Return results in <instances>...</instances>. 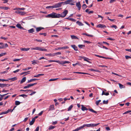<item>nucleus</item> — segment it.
Segmentation results:
<instances>
[{
    "label": "nucleus",
    "instance_id": "20e7f679",
    "mask_svg": "<svg viewBox=\"0 0 131 131\" xmlns=\"http://www.w3.org/2000/svg\"><path fill=\"white\" fill-rule=\"evenodd\" d=\"M99 124V123H98L96 124H84V127L85 126H86L87 127H94L98 125Z\"/></svg>",
    "mask_w": 131,
    "mask_h": 131
},
{
    "label": "nucleus",
    "instance_id": "8fccbe9b",
    "mask_svg": "<svg viewBox=\"0 0 131 131\" xmlns=\"http://www.w3.org/2000/svg\"><path fill=\"white\" fill-rule=\"evenodd\" d=\"M16 27L18 28H20V27L21 26L20 24H18L16 25Z\"/></svg>",
    "mask_w": 131,
    "mask_h": 131
},
{
    "label": "nucleus",
    "instance_id": "58836bf2",
    "mask_svg": "<svg viewBox=\"0 0 131 131\" xmlns=\"http://www.w3.org/2000/svg\"><path fill=\"white\" fill-rule=\"evenodd\" d=\"M78 47L80 48L81 49L83 48L84 47H85V46L84 45H78Z\"/></svg>",
    "mask_w": 131,
    "mask_h": 131
},
{
    "label": "nucleus",
    "instance_id": "69168bd1",
    "mask_svg": "<svg viewBox=\"0 0 131 131\" xmlns=\"http://www.w3.org/2000/svg\"><path fill=\"white\" fill-rule=\"evenodd\" d=\"M3 46H4V48H6L8 47V45L7 43L4 44V45Z\"/></svg>",
    "mask_w": 131,
    "mask_h": 131
},
{
    "label": "nucleus",
    "instance_id": "680f3d73",
    "mask_svg": "<svg viewBox=\"0 0 131 131\" xmlns=\"http://www.w3.org/2000/svg\"><path fill=\"white\" fill-rule=\"evenodd\" d=\"M125 57L126 59H128L129 58H131V57L128 56H125Z\"/></svg>",
    "mask_w": 131,
    "mask_h": 131
},
{
    "label": "nucleus",
    "instance_id": "aec40b11",
    "mask_svg": "<svg viewBox=\"0 0 131 131\" xmlns=\"http://www.w3.org/2000/svg\"><path fill=\"white\" fill-rule=\"evenodd\" d=\"M0 8L3 9L5 10H7L8 9H9V8L8 7H7L1 6L0 7Z\"/></svg>",
    "mask_w": 131,
    "mask_h": 131
},
{
    "label": "nucleus",
    "instance_id": "1a4fd4ad",
    "mask_svg": "<svg viewBox=\"0 0 131 131\" xmlns=\"http://www.w3.org/2000/svg\"><path fill=\"white\" fill-rule=\"evenodd\" d=\"M15 12L22 15H24L26 13L25 12L22 11H18Z\"/></svg>",
    "mask_w": 131,
    "mask_h": 131
},
{
    "label": "nucleus",
    "instance_id": "4d7b16f0",
    "mask_svg": "<svg viewBox=\"0 0 131 131\" xmlns=\"http://www.w3.org/2000/svg\"><path fill=\"white\" fill-rule=\"evenodd\" d=\"M112 74H114V75H116L119 76V77H121V75H119L118 74H117L116 73H115L113 72H112Z\"/></svg>",
    "mask_w": 131,
    "mask_h": 131
},
{
    "label": "nucleus",
    "instance_id": "9b49d317",
    "mask_svg": "<svg viewBox=\"0 0 131 131\" xmlns=\"http://www.w3.org/2000/svg\"><path fill=\"white\" fill-rule=\"evenodd\" d=\"M82 58L84 59V61H86L90 63H91V62L89 61V60H90V59L89 58L85 57H82Z\"/></svg>",
    "mask_w": 131,
    "mask_h": 131
},
{
    "label": "nucleus",
    "instance_id": "13d9d810",
    "mask_svg": "<svg viewBox=\"0 0 131 131\" xmlns=\"http://www.w3.org/2000/svg\"><path fill=\"white\" fill-rule=\"evenodd\" d=\"M20 59H15L13 60V61H20Z\"/></svg>",
    "mask_w": 131,
    "mask_h": 131
},
{
    "label": "nucleus",
    "instance_id": "c756f323",
    "mask_svg": "<svg viewBox=\"0 0 131 131\" xmlns=\"http://www.w3.org/2000/svg\"><path fill=\"white\" fill-rule=\"evenodd\" d=\"M89 110L90 111L92 112H93V113H96V114L97 113V112L96 111H95L93 109H92V108L89 109Z\"/></svg>",
    "mask_w": 131,
    "mask_h": 131
},
{
    "label": "nucleus",
    "instance_id": "72a5a7b5",
    "mask_svg": "<svg viewBox=\"0 0 131 131\" xmlns=\"http://www.w3.org/2000/svg\"><path fill=\"white\" fill-rule=\"evenodd\" d=\"M29 49H30V48H22L21 49V50L22 51H27L28 50H29Z\"/></svg>",
    "mask_w": 131,
    "mask_h": 131
},
{
    "label": "nucleus",
    "instance_id": "c9c22d12",
    "mask_svg": "<svg viewBox=\"0 0 131 131\" xmlns=\"http://www.w3.org/2000/svg\"><path fill=\"white\" fill-rule=\"evenodd\" d=\"M56 127L55 126H50L48 128V129L49 130H50L51 129H53L54 128Z\"/></svg>",
    "mask_w": 131,
    "mask_h": 131
},
{
    "label": "nucleus",
    "instance_id": "e2e57ef3",
    "mask_svg": "<svg viewBox=\"0 0 131 131\" xmlns=\"http://www.w3.org/2000/svg\"><path fill=\"white\" fill-rule=\"evenodd\" d=\"M35 41H36L39 42H42V40H38L37 39H35L34 40Z\"/></svg>",
    "mask_w": 131,
    "mask_h": 131
},
{
    "label": "nucleus",
    "instance_id": "a878e982",
    "mask_svg": "<svg viewBox=\"0 0 131 131\" xmlns=\"http://www.w3.org/2000/svg\"><path fill=\"white\" fill-rule=\"evenodd\" d=\"M25 9V8H15L14 9V10H24Z\"/></svg>",
    "mask_w": 131,
    "mask_h": 131
},
{
    "label": "nucleus",
    "instance_id": "393cba45",
    "mask_svg": "<svg viewBox=\"0 0 131 131\" xmlns=\"http://www.w3.org/2000/svg\"><path fill=\"white\" fill-rule=\"evenodd\" d=\"M97 45L99 47L101 48H102L103 46V45L102 44V43L101 42H98L97 43Z\"/></svg>",
    "mask_w": 131,
    "mask_h": 131
},
{
    "label": "nucleus",
    "instance_id": "f704fd0d",
    "mask_svg": "<svg viewBox=\"0 0 131 131\" xmlns=\"http://www.w3.org/2000/svg\"><path fill=\"white\" fill-rule=\"evenodd\" d=\"M44 74H37V75H35L34 76V77H38L40 76H42L44 75Z\"/></svg>",
    "mask_w": 131,
    "mask_h": 131
},
{
    "label": "nucleus",
    "instance_id": "39448f33",
    "mask_svg": "<svg viewBox=\"0 0 131 131\" xmlns=\"http://www.w3.org/2000/svg\"><path fill=\"white\" fill-rule=\"evenodd\" d=\"M64 2L59 3L55 4L56 8H58L61 7L62 4H63Z\"/></svg>",
    "mask_w": 131,
    "mask_h": 131
},
{
    "label": "nucleus",
    "instance_id": "f8f14e48",
    "mask_svg": "<svg viewBox=\"0 0 131 131\" xmlns=\"http://www.w3.org/2000/svg\"><path fill=\"white\" fill-rule=\"evenodd\" d=\"M71 46L73 49L75 51H77L78 50L77 47L75 45H71Z\"/></svg>",
    "mask_w": 131,
    "mask_h": 131
},
{
    "label": "nucleus",
    "instance_id": "774afa93",
    "mask_svg": "<svg viewBox=\"0 0 131 131\" xmlns=\"http://www.w3.org/2000/svg\"><path fill=\"white\" fill-rule=\"evenodd\" d=\"M39 126L37 127L36 129H35V131H39Z\"/></svg>",
    "mask_w": 131,
    "mask_h": 131
},
{
    "label": "nucleus",
    "instance_id": "e433bc0d",
    "mask_svg": "<svg viewBox=\"0 0 131 131\" xmlns=\"http://www.w3.org/2000/svg\"><path fill=\"white\" fill-rule=\"evenodd\" d=\"M90 70L91 71H94L97 72H100V71L94 69H91Z\"/></svg>",
    "mask_w": 131,
    "mask_h": 131
},
{
    "label": "nucleus",
    "instance_id": "b1692460",
    "mask_svg": "<svg viewBox=\"0 0 131 131\" xmlns=\"http://www.w3.org/2000/svg\"><path fill=\"white\" fill-rule=\"evenodd\" d=\"M13 110L11 109H9L6 111L5 112V114H6L8 113L9 112H12Z\"/></svg>",
    "mask_w": 131,
    "mask_h": 131
},
{
    "label": "nucleus",
    "instance_id": "49530a36",
    "mask_svg": "<svg viewBox=\"0 0 131 131\" xmlns=\"http://www.w3.org/2000/svg\"><path fill=\"white\" fill-rule=\"evenodd\" d=\"M108 103V101L107 100L106 101L104 100L103 101V103L104 104H107Z\"/></svg>",
    "mask_w": 131,
    "mask_h": 131
},
{
    "label": "nucleus",
    "instance_id": "7c9ffc66",
    "mask_svg": "<svg viewBox=\"0 0 131 131\" xmlns=\"http://www.w3.org/2000/svg\"><path fill=\"white\" fill-rule=\"evenodd\" d=\"M61 54V53L60 52H57L56 53L52 54V56H54L55 55H60Z\"/></svg>",
    "mask_w": 131,
    "mask_h": 131
},
{
    "label": "nucleus",
    "instance_id": "4c0bfd02",
    "mask_svg": "<svg viewBox=\"0 0 131 131\" xmlns=\"http://www.w3.org/2000/svg\"><path fill=\"white\" fill-rule=\"evenodd\" d=\"M56 62L58 63L61 64H64V61H60L59 60H57Z\"/></svg>",
    "mask_w": 131,
    "mask_h": 131
},
{
    "label": "nucleus",
    "instance_id": "603ef678",
    "mask_svg": "<svg viewBox=\"0 0 131 131\" xmlns=\"http://www.w3.org/2000/svg\"><path fill=\"white\" fill-rule=\"evenodd\" d=\"M6 53H2L0 54V57L5 55L6 54Z\"/></svg>",
    "mask_w": 131,
    "mask_h": 131
},
{
    "label": "nucleus",
    "instance_id": "0eeeda50",
    "mask_svg": "<svg viewBox=\"0 0 131 131\" xmlns=\"http://www.w3.org/2000/svg\"><path fill=\"white\" fill-rule=\"evenodd\" d=\"M76 6L78 8V10H80L81 7V5L80 4V2H78L76 3Z\"/></svg>",
    "mask_w": 131,
    "mask_h": 131
},
{
    "label": "nucleus",
    "instance_id": "2eb2a0df",
    "mask_svg": "<svg viewBox=\"0 0 131 131\" xmlns=\"http://www.w3.org/2000/svg\"><path fill=\"white\" fill-rule=\"evenodd\" d=\"M44 28L43 27H37L36 28V31L37 32H38L39 31H40L42 29H43Z\"/></svg>",
    "mask_w": 131,
    "mask_h": 131
},
{
    "label": "nucleus",
    "instance_id": "052dcab7",
    "mask_svg": "<svg viewBox=\"0 0 131 131\" xmlns=\"http://www.w3.org/2000/svg\"><path fill=\"white\" fill-rule=\"evenodd\" d=\"M8 81V80H5V79H0V81Z\"/></svg>",
    "mask_w": 131,
    "mask_h": 131
},
{
    "label": "nucleus",
    "instance_id": "0e129e2a",
    "mask_svg": "<svg viewBox=\"0 0 131 131\" xmlns=\"http://www.w3.org/2000/svg\"><path fill=\"white\" fill-rule=\"evenodd\" d=\"M32 64L35 65L36 64H37L36 62V61L35 60H34L33 61H32Z\"/></svg>",
    "mask_w": 131,
    "mask_h": 131
},
{
    "label": "nucleus",
    "instance_id": "f3484780",
    "mask_svg": "<svg viewBox=\"0 0 131 131\" xmlns=\"http://www.w3.org/2000/svg\"><path fill=\"white\" fill-rule=\"evenodd\" d=\"M82 106L81 110L83 111H84L85 110H87L88 109L86 107L83 106V105H81Z\"/></svg>",
    "mask_w": 131,
    "mask_h": 131
},
{
    "label": "nucleus",
    "instance_id": "f257e3e1",
    "mask_svg": "<svg viewBox=\"0 0 131 131\" xmlns=\"http://www.w3.org/2000/svg\"><path fill=\"white\" fill-rule=\"evenodd\" d=\"M59 14H57L53 12L52 13L48 14L46 16L47 18H59Z\"/></svg>",
    "mask_w": 131,
    "mask_h": 131
},
{
    "label": "nucleus",
    "instance_id": "cd10ccee",
    "mask_svg": "<svg viewBox=\"0 0 131 131\" xmlns=\"http://www.w3.org/2000/svg\"><path fill=\"white\" fill-rule=\"evenodd\" d=\"M7 85H8L9 86L10 85H8V84H1V87L2 88H4Z\"/></svg>",
    "mask_w": 131,
    "mask_h": 131
},
{
    "label": "nucleus",
    "instance_id": "6ab92c4d",
    "mask_svg": "<svg viewBox=\"0 0 131 131\" xmlns=\"http://www.w3.org/2000/svg\"><path fill=\"white\" fill-rule=\"evenodd\" d=\"M26 80V77H24L23 78L21 81L20 82V83L21 84L23 83V82H24Z\"/></svg>",
    "mask_w": 131,
    "mask_h": 131
},
{
    "label": "nucleus",
    "instance_id": "2f4dec72",
    "mask_svg": "<svg viewBox=\"0 0 131 131\" xmlns=\"http://www.w3.org/2000/svg\"><path fill=\"white\" fill-rule=\"evenodd\" d=\"M73 106V105H71L70 106L68 109V111H71L72 108Z\"/></svg>",
    "mask_w": 131,
    "mask_h": 131
},
{
    "label": "nucleus",
    "instance_id": "5fc2aeb1",
    "mask_svg": "<svg viewBox=\"0 0 131 131\" xmlns=\"http://www.w3.org/2000/svg\"><path fill=\"white\" fill-rule=\"evenodd\" d=\"M111 27H113L115 28V29H116L117 28V26L115 25H113L112 26H111Z\"/></svg>",
    "mask_w": 131,
    "mask_h": 131
},
{
    "label": "nucleus",
    "instance_id": "79ce46f5",
    "mask_svg": "<svg viewBox=\"0 0 131 131\" xmlns=\"http://www.w3.org/2000/svg\"><path fill=\"white\" fill-rule=\"evenodd\" d=\"M82 8L83 10H84L87 7V6L85 4H83L82 6Z\"/></svg>",
    "mask_w": 131,
    "mask_h": 131
},
{
    "label": "nucleus",
    "instance_id": "412c9836",
    "mask_svg": "<svg viewBox=\"0 0 131 131\" xmlns=\"http://www.w3.org/2000/svg\"><path fill=\"white\" fill-rule=\"evenodd\" d=\"M65 19H69L70 20H71V21H72L74 22H75L76 21V20L75 19H74L73 18H69V17L65 18Z\"/></svg>",
    "mask_w": 131,
    "mask_h": 131
},
{
    "label": "nucleus",
    "instance_id": "5701e85b",
    "mask_svg": "<svg viewBox=\"0 0 131 131\" xmlns=\"http://www.w3.org/2000/svg\"><path fill=\"white\" fill-rule=\"evenodd\" d=\"M17 79V78L16 77H14L11 78H10L7 79V80H8V81L9 80H12V81H14Z\"/></svg>",
    "mask_w": 131,
    "mask_h": 131
},
{
    "label": "nucleus",
    "instance_id": "3c124183",
    "mask_svg": "<svg viewBox=\"0 0 131 131\" xmlns=\"http://www.w3.org/2000/svg\"><path fill=\"white\" fill-rule=\"evenodd\" d=\"M58 79V78H56V79H50L49 80V81H54L57 80Z\"/></svg>",
    "mask_w": 131,
    "mask_h": 131
},
{
    "label": "nucleus",
    "instance_id": "4468645a",
    "mask_svg": "<svg viewBox=\"0 0 131 131\" xmlns=\"http://www.w3.org/2000/svg\"><path fill=\"white\" fill-rule=\"evenodd\" d=\"M28 32L29 33H32L33 32H34L35 31V30L33 28H31L30 29L28 30Z\"/></svg>",
    "mask_w": 131,
    "mask_h": 131
},
{
    "label": "nucleus",
    "instance_id": "f03ea898",
    "mask_svg": "<svg viewBox=\"0 0 131 131\" xmlns=\"http://www.w3.org/2000/svg\"><path fill=\"white\" fill-rule=\"evenodd\" d=\"M31 50H36L41 51H47V50L43 47H32L30 48Z\"/></svg>",
    "mask_w": 131,
    "mask_h": 131
},
{
    "label": "nucleus",
    "instance_id": "c03bdc74",
    "mask_svg": "<svg viewBox=\"0 0 131 131\" xmlns=\"http://www.w3.org/2000/svg\"><path fill=\"white\" fill-rule=\"evenodd\" d=\"M101 101V100H99L98 101H97L95 102V104L97 105H98L99 104L100 102Z\"/></svg>",
    "mask_w": 131,
    "mask_h": 131
},
{
    "label": "nucleus",
    "instance_id": "864d4df0",
    "mask_svg": "<svg viewBox=\"0 0 131 131\" xmlns=\"http://www.w3.org/2000/svg\"><path fill=\"white\" fill-rule=\"evenodd\" d=\"M31 68V67H29L27 68H26L25 69H23V70L24 71L27 70H28L30 69Z\"/></svg>",
    "mask_w": 131,
    "mask_h": 131
},
{
    "label": "nucleus",
    "instance_id": "7ed1b4c3",
    "mask_svg": "<svg viewBox=\"0 0 131 131\" xmlns=\"http://www.w3.org/2000/svg\"><path fill=\"white\" fill-rule=\"evenodd\" d=\"M68 13V10H65L61 14H59V18L61 17L62 18L64 17Z\"/></svg>",
    "mask_w": 131,
    "mask_h": 131
},
{
    "label": "nucleus",
    "instance_id": "dca6fc26",
    "mask_svg": "<svg viewBox=\"0 0 131 131\" xmlns=\"http://www.w3.org/2000/svg\"><path fill=\"white\" fill-rule=\"evenodd\" d=\"M71 38L72 39H77L78 40H79V38L77 37L76 36H75L74 35H71Z\"/></svg>",
    "mask_w": 131,
    "mask_h": 131
},
{
    "label": "nucleus",
    "instance_id": "de8ad7c7",
    "mask_svg": "<svg viewBox=\"0 0 131 131\" xmlns=\"http://www.w3.org/2000/svg\"><path fill=\"white\" fill-rule=\"evenodd\" d=\"M19 96L23 97L25 98V97H27V95H26V94H21V95H19Z\"/></svg>",
    "mask_w": 131,
    "mask_h": 131
},
{
    "label": "nucleus",
    "instance_id": "ea45409f",
    "mask_svg": "<svg viewBox=\"0 0 131 131\" xmlns=\"http://www.w3.org/2000/svg\"><path fill=\"white\" fill-rule=\"evenodd\" d=\"M29 72H30V71H27V72H23L21 73H20V75H22L24 74H25V75H26V74H28L29 73H28Z\"/></svg>",
    "mask_w": 131,
    "mask_h": 131
},
{
    "label": "nucleus",
    "instance_id": "09e8293b",
    "mask_svg": "<svg viewBox=\"0 0 131 131\" xmlns=\"http://www.w3.org/2000/svg\"><path fill=\"white\" fill-rule=\"evenodd\" d=\"M69 48V47L67 46L61 47V49H68Z\"/></svg>",
    "mask_w": 131,
    "mask_h": 131
},
{
    "label": "nucleus",
    "instance_id": "37998d69",
    "mask_svg": "<svg viewBox=\"0 0 131 131\" xmlns=\"http://www.w3.org/2000/svg\"><path fill=\"white\" fill-rule=\"evenodd\" d=\"M77 65H78L79 66H80L81 65L78 62H77L75 64H72L73 66L74 67L75 66Z\"/></svg>",
    "mask_w": 131,
    "mask_h": 131
},
{
    "label": "nucleus",
    "instance_id": "a211bd4d",
    "mask_svg": "<svg viewBox=\"0 0 131 131\" xmlns=\"http://www.w3.org/2000/svg\"><path fill=\"white\" fill-rule=\"evenodd\" d=\"M76 23L79 26H81L84 25V24L83 23H82V22L79 21H78L76 22Z\"/></svg>",
    "mask_w": 131,
    "mask_h": 131
},
{
    "label": "nucleus",
    "instance_id": "ddd939ff",
    "mask_svg": "<svg viewBox=\"0 0 131 131\" xmlns=\"http://www.w3.org/2000/svg\"><path fill=\"white\" fill-rule=\"evenodd\" d=\"M62 80H75L74 78H65L62 79Z\"/></svg>",
    "mask_w": 131,
    "mask_h": 131
},
{
    "label": "nucleus",
    "instance_id": "9d476101",
    "mask_svg": "<svg viewBox=\"0 0 131 131\" xmlns=\"http://www.w3.org/2000/svg\"><path fill=\"white\" fill-rule=\"evenodd\" d=\"M72 2V0H68L64 2V4H70Z\"/></svg>",
    "mask_w": 131,
    "mask_h": 131
},
{
    "label": "nucleus",
    "instance_id": "423d86ee",
    "mask_svg": "<svg viewBox=\"0 0 131 131\" xmlns=\"http://www.w3.org/2000/svg\"><path fill=\"white\" fill-rule=\"evenodd\" d=\"M96 27H97L100 28H106V26L105 25L101 24H99L97 25Z\"/></svg>",
    "mask_w": 131,
    "mask_h": 131
},
{
    "label": "nucleus",
    "instance_id": "a19ab883",
    "mask_svg": "<svg viewBox=\"0 0 131 131\" xmlns=\"http://www.w3.org/2000/svg\"><path fill=\"white\" fill-rule=\"evenodd\" d=\"M74 73H78V74H87V73H85L82 72H73Z\"/></svg>",
    "mask_w": 131,
    "mask_h": 131
},
{
    "label": "nucleus",
    "instance_id": "4be33fe9",
    "mask_svg": "<svg viewBox=\"0 0 131 131\" xmlns=\"http://www.w3.org/2000/svg\"><path fill=\"white\" fill-rule=\"evenodd\" d=\"M37 84V83H34L30 84H28L27 86L28 88H29L30 87L32 86H33L34 85H36Z\"/></svg>",
    "mask_w": 131,
    "mask_h": 131
},
{
    "label": "nucleus",
    "instance_id": "6e6552de",
    "mask_svg": "<svg viewBox=\"0 0 131 131\" xmlns=\"http://www.w3.org/2000/svg\"><path fill=\"white\" fill-rule=\"evenodd\" d=\"M55 108L54 107V105H50L48 109V111H53L54 110Z\"/></svg>",
    "mask_w": 131,
    "mask_h": 131
},
{
    "label": "nucleus",
    "instance_id": "a18cd8bd",
    "mask_svg": "<svg viewBox=\"0 0 131 131\" xmlns=\"http://www.w3.org/2000/svg\"><path fill=\"white\" fill-rule=\"evenodd\" d=\"M20 104V102L18 101H16L15 102V104L16 105H19Z\"/></svg>",
    "mask_w": 131,
    "mask_h": 131
},
{
    "label": "nucleus",
    "instance_id": "bf43d9fd",
    "mask_svg": "<svg viewBox=\"0 0 131 131\" xmlns=\"http://www.w3.org/2000/svg\"><path fill=\"white\" fill-rule=\"evenodd\" d=\"M84 42L85 43H91V42L90 41H86V40H84Z\"/></svg>",
    "mask_w": 131,
    "mask_h": 131
},
{
    "label": "nucleus",
    "instance_id": "473e14b6",
    "mask_svg": "<svg viewBox=\"0 0 131 131\" xmlns=\"http://www.w3.org/2000/svg\"><path fill=\"white\" fill-rule=\"evenodd\" d=\"M118 84L119 86V88L121 89L124 88L125 87V86H124L123 85L121 84V83H118Z\"/></svg>",
    "mask_w": 131,
    "mask_h": 131
},
{
    "label": "nucleus",
    "instance_id": "bb28decb",
    "mask_svg": "<svg viewBox=\"0 0 131 131\" xmlns=\"http://www.w3.org/2000/svg\"><path fill=\"white\" fill-rule=\"evenodd\" d=\"M84 127V125H83L79 127L78 128H77V129L78 131L79 130L81 129H82Z\"/></svg>",
    "mask_w": 131,
    "mask_h": 131
},
{
    "label": "nucleus",
    "instance_id": "6e6d98bb",
    "mask_svg": "<svg viewBox=\"0 0 131 131\" xmlns=\"http://www.w3.org/2000/svg\"><path fill=\"white\" fill-rule=\"evenodd\" d=\"M39 34L40 35H43L44 36H46V35H47V34L46 33H40Z\"/></svg>",
    "mask_w": 131,
    "mask_h": 131
},
{
    "label": "nucleus",
    "instance_id": "338daca9",
    "mask_svg": "<svg viewBox=\"0 0 131 131\" xmlns=\"http://www.w3.org/2000/svg\"><path fill=\"white\" fill-rule=\"evenodd\" d=\"M36 93V92H35V91L31 93L29 95H33L35 94Z\"/></svg>",
    "mask_w": 131,
    "mask_h": 131
},
{
    "label": "nucleus",
    "instance_id": "c85d7f7f",
    "mask_svg": "<svg viewBox=\"0 0 131 131\" xmlns=\"http://www.w3.org/2000/svg\"><path fill=\"white\" fill-rule=\"evenodd\" d=\"M38 79H31L29 80H28V81L27 82L28 83H30L32 81H35L36 80H38Z\"/></svg>",
    "mask_w": 131,
    "mask_h": 131
}]
</instances>
